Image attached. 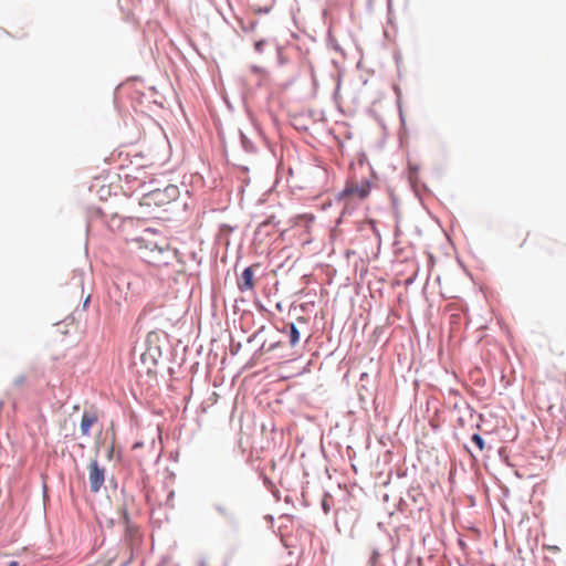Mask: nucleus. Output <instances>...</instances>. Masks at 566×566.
<instances>
[{
  "label": "nucleus",
  "mask_w": 566,
  "mask_h": 566,
  "mask_svg": "<svg viewBox=\"0 0 566 566\" xmlns=\"http://www.w3.org/2000/svg\"><path fill=\"white\" fill-rule=\"evenodd\" d=\"M410 169H411V176H412L415 172H417V171H418V168H417V167H415V168H410Z\"/></svg>",
  "instance_id": "nucleus-28"
},
{
  "label": "nucleus",
  "mask_w": 566,
  "mask_h": 566,
  "mask_svg": "<svg viewBox=\"0 0 566 566\" xmlns=\"http://www.w3.org/2000/svg\"><path fill=\"white\" fill-rule=\"evenodd\" d=\"M266 45V40L264 39H261V40H258L255 41L254 43V50L258 52V53H263L264 51V46Z\"/></svg>",
  "instance_id": "nucleus-18"
},
{
  "label": "nucleus",
  "mask_w": 566,
  "mask_h": 566,
  "mask_svg": "<svg viewBox=\"0 0 566 566\" xmlns=\"http://www.w3.org/2000/svg\"><path fill=\"white\" fill-rule=\"evenodd\" d=\"M90 303V296L86 297L85 302H84V307L87 306V304Z\"/></svg>",
  "instance_id": "nucleus-27"
},
{
  "label": "nucleus",
  "mask_w": 566,
  "mask_h": 566,
  "mask_svg": "<svg viewBox=\"0 0 566 566\" xmlns=\"http://www.w3.org/2000/svg\"><path fill=\"white\" fill-rule=\"evenodd\" d=\"M338 201L343 202V205H344L340 216L345 217L347 214L348 216L352 214V211L354 210V207L356 205L354 202L353 198H349V199H339L338 198Z\"/></svg>",
  "instance_id": "nucleus-11"
},
{
  "label": "nucleus",
  "mask_w": 566,
  "mask_h": 566,
  "mask_svg": "<svg viewBox=\"0 0 566 566\" xmlns=\"http://www.w3.org/2000/svg\"><path fill=\"white\" fill-rule=\"evenodd\" d=\"M87 469L90 490L92 493H98L105 482V469L96 459L91 460Z\"/></svg>",
  "instance_id": "nucleus-3"
},
{
  "label": "nucleus",
  "mask_w": 566,
  "mask_h": 566,
  "mask_svg": "<svg viewBox=\"0 0 566 566\" xmlns=\"http://www.w3.org/2000/svg\"><path fill=\"white\" fill-rule=\"evenodd\" d=\"M370 223H371V226H373L374 230L376 231V228H375V221H374V220H371V221H370Z\"/></svg>",
  "instance_id": "nucleus-32"
},
{
  "label": "nucleus",
  "mask_w": 566,
  "mask_h": 566,
  "mask_svg": "<svg viewBox=\"0 0 566 566\" xmlns=\"http://www.w3.org/2000/svg\"><path fill=\"white\" fill-rule=\"evenodd\" d=\"M268 332V328L265 325L260 326L249 338L248 343L251 344L255 340L261 344L262 335Z\"/></svg>",
  "instance_id": "nucleus-13"
},
{
  "label": "nucleus",
  "mask_w": 566,
  "mask_h": 566,
  "mask_svg": "<svg viewBox=\"0 0 566 566\" xmlns=\"http://www.w3.org/2000/svg\"><path fill=\"white\" fill-rule=\"evenodd\" d=\"M277 357H279V358H284V357H286V355H285V354H283V353H280V354L277 355Z\"/></svg>",
  "instance_id": "nucleus-29"
},
{
  "label": "nucleus",
  "mask_w": 566,
  "mask_h": 566,
  "mask_svg": "<svg viewBox=\"0 0 566 566\" xmlns=\"http://www.w3.org/2000/svg\"><path fill=\"white\" fill-rule=\"evenodd\" d=\"M484 465H485V469L492 474L490 464L488 462H485Z\"/></svg>",
  "instance_id": "nucleus-26"
},
{
  "label": "nucleus",
  "mask_w": 566,
  "mask_h": 566,
  "mask_svg": "<svg viewBox=\"0 0 566 566\" xmlns=\"http://www.w3.org/2000/svg\"><path fill=\"white\" fill-rule=\"evenodd\" d=\"M269 338L271 339V342L269 343L268 352L275 353L284 348V343L282 340H275L272 339V337Z\"/></svg>",
  "instance_id": "nucleus-15"
},
{
  "label": "nucleus",
  "mask_w": 566,
  "mask_h": 566,
  "mask_svg": "<svg viewBox=\"0 0 566 566\" xmlns=\"http://www.w3.org/2000/svg\"><path fill=\"white\" fill-rule=\"evenodd\" d=\"M145 233L146 235L133 239V242L140 251V258L150 264H167L171 254L170 250L166 244H159L157 241L148 238L147 235L154 234L149 229H147Z\"/></svg>",
  "instance_id": "nucleus-1"
},
{
  "label": "nucleus",
  "mask_w": 566,
  "mask_h": 566,
  "mask_svg": "<svg viewBox=\"0 0 566 566\" xmlns=\"http://www.w3.org/2000/svg\"><path fill=\"white\" fill-rule=\"evenodd\" d=\"M329 501L331 495L328 493H325L321 502L322 510L324 511L325 514H328L331 512Z\"/></svg>",
  "instance_id": "nucleus-17"
},
{
  "label": "nucleus",
  "mask_w": 566,
  "mask_h": 566,
  "mask_svg": "<svg viewBox=\"0 0 566 566\" xmlns=\"http://www.w3.org/2000/svg\"><path fill=\"white\" fill-rule=\"evenodd\" d=\"M7 566H19V563L15 560H12Z\"/></svg>",
  "instance_id": "nucleus-25"
},
{
  "label": "nucleus",
  "mask_w": 566,
  "mask_h": 566,
  "mask_svg": "<svg viewBox=\"0 0 566 566\" xmlns=\"http://www.w3.org/2000/svg\"><path fill=\"white\" fill-rule=\"evenodd\" d=\"M472 443H474L480 451H482L485 448V441L479 433H473L471 437Z\"/></svg>",
  "instance_id": "nucleus-16"
},
{
  "label": "nucleus",
  "mask_w": 566,
  "mask_h": 566,
  "mask_svg": "<svg viewBox=\"0 0 566 566\" xmlns=\"http://www.w3.org/2000/svg\"><path fill=\"white\" fill-rule=\"evenodd\" d=\"M112 453H113V448L109 450V453H108L109 458H111Z\"/></svg>",
  "instance_id": "nucleus-34"
},
{
  "label": "nucleus",
  "mask_w": 566,
  "mask_h": 566,
  "mask_svg": "<svg viewBox=\"0 0 566 566\" xmlns=\"http://www.w3.org/2000/svg\"><path fill=\"white\" fill-rule=\"evenodd\" d=\"M260 11H261V12H264V13H268V12H269V9H268V8H264V9H261Z\"/></svg>",
  "instance_id": "nucleus-30"
},
{
  "label": "nucleus",
  "mask_w": 566,
  "mask_h": 566,
  "mask_svg": "<svg viewBox=\"0 0 566 566\" xmlns=\"http://www.w3.org/2000/svg\"><path fill=\"white\" fill-rule=\"evenodd\" d=\"M282 332L289 335L290 345L292 347H294L298 344L301 334H300L297 326L294 323L291 322V323L285 324Z\"/></svg>",
  "instance_id": "nucleus-7"
},
{
  "label": "nucleus",
  "mask_w": 566,
  "mask_h": 566,
  "mask_svg": "<svg viewBox=\"0 0 566 566\" xmlns=\"http://www.w3.org/2000/svg\"><path fill=\"white\" fill-rule=\"evenodd\" d=\"M212 509L214 510V512L224 520V522L227 523V525L231 528V530H238L239 526H240V521H239V516L237 515V513L230 509L227 504L222 503V502H214L212 504Z\"/></svg>",
  "instance_id": "nucleus-5"
},
{
  "label": "nucleus",
  "mask_w": 566,
  "mask_h": 566,
  "mask_svg": "<svg viewBox=\"0 0 566 566\" xmlns=\"http://www.w3.org/2000/svg\"><path fill=\"white\" fill-rule=\"evenodd\" d=\"M370 192V182L363 180L360 184H347L339 192V199H349L357 197L359 200L365 199Z\"/></svg>",
  "instance_id": "nucleus-4"
},
{
  "label": "nucleus",
  "mask_w": 566,
  "mask_h": 566,
  "mask_svg": "<svg viewBox=\"0 0 566 566\" xmlns=\"http://www.w3.org/2000/svg\"><path fill=\"white\" fill-rule=\"evenodd\" d=\"M251 71L253 73H261V72H263V69L261 66H258V65H252L251 66Z\"/></svg>",
  "instance_id": "nucleus-20"
},
{
  "label": "nucleus",
  "mask_w": 566,
  "mask_h": 566,
  "mask_svg": "<svg viewBox=\"0 0 566 566\" xmlns=\"http://www.w3.org/2000/svg\"><path fill=\"white\" fill-rule=\"evenodd\" d=\"M24 381V377L23 376H19L15 380H14V384L17 386L21 385L22 382Z\"/></svg>",
  "instance_id": "nucleus-21"
},
{
  "label": "nucleus",
  "mask_w": 566,
  "mask_h": 566,
  "mask_svg": "<svg viewBox=\"0 0 566 566\" xmlns=\"http://www.w3.org/2000/svg\"><path fill=\"white\" fill-rule=\"evenodd\" d=\"M382 547H380L378 544L374 543L370 545V555L367 560V566H384L380 562V558L382 556Z\"/></svg>",
  "instance_id": "nucleus-8"
},
{
  "label": "nucleus",
  "mask_w": 566,
  "mask_h": 566,
  "mask_svg": "<svg viewBox=\"0 0 566 566\" xmlns=\"http://www.w3.org/2000/svg\"><path fill=\"white\" fill-rule=\"evenodd\" d=\"M254 272L252 266H247L241 273V277L238 280V289L240 292H245L254 286Z\"/></svg>",
  "instance_id": "nucleus-6"
},
{
  "label": "nucleus",
  "mask_w": 566,
  "mask_h": 566,
  "mask_svg": "<svg viewBox=\"0 0 566 566\" xmlns=\"http://www.w3.org/2000/svg\"><path fill=\"white\" fill-rule=\"evenodd\" d=\"M239 22H240L241 30L245 33L252 32L256 28V24H258L256 20H250L248 22L240 20Z\"/></svg>",
  "instance_id": "nucleus-14"
},
{
  "label": "nucleus",
  "mask_w": 566,
  "mask_h": 566,
  "mask_svg": "<svg viewBox=\"0 0 566 566\" xmlns=\"http://www.w3.org/2000/svg\"><path fill=\"white\" fill-rule=\"evenodd\" d=\"M239 136L242 149L247 154H255L258 150L255 144L242 130H239Z\"/></svg>",
  "instance_id": "nucleus-10"
},
{
  "label": "nucleus",
  "mask_w": 566,
  "mask_h": 566,
  "mask_svg": "<svg viewBox=\"0 0 566 566\" xmlns=\"http://www.w3.org/2000/svg\"><path fill=\"white\" fill-rule=\"evenodd\" d=\"M142 359H143V361L145 363V360H146V354H143V355H142Z\"/></svg>",
  "instance_id": "nucleus-33"
},
{
  "label": "nucleus",
  "mask_w": 566,
  "mask_h": 566,
  "mask_svg": "<svg viewBox=\"0 0 566 566\" xmlns=\"http://www.w3.org/2000/svg\"><path fill=\"white\" fill-rule=\"evenodd\" d=\"M274 217H270L268 218L266 220H264L263 222L260 223L259 228H264V227H268V226H271V224H274Z\"/></svg>",
  "instance_id": "nucleus-19"
},
{
  "label": "nucleus",
  "mask_w": 566,
  "mask_h": 566,
  "mask_svg": "<svg viewBox=\"0 0 566 566\" xmlns=\"http://www.w3.org/2000/svg\"><path fill=\"white\" fill-rule=\"evenodd\" d=\"M200 566H207L206 562L202 559L200 560Z\"/></svg>",
  "instance_id": "nucleus-31"
},
{
  "label": "nucleus",
  "mask_w": 566,
  "mask_h": 566,
  "mask_svg": "<svg viewBox=\"0 0 566 566\" xmlns=\"http://www.w3.org/2000/svg\"><path fill=\"white\" fill-rule=\"evenodd\" d=\"M179 197V188L176 185H167L165 188H155L145 192L142 197V206L164 207Z\"/></svg>",
  "instance_id": "nucleus-2"
},
{
  "label": "nucleus",
  "mask_w": 566,
  "mask_h": 566,
  "mask_svg": "<svg viewBox=\"0 0 566 566\" xmlns=\"http://www.w3.org/2000/svg\"><path fill=\"white\" fill-rule=\"evenodd\" d=\"M263 482H264V484H265V485H268V486L272 485V481H271V480H270V478H268V476H264V478H263Z\"/></svg>",
  "instance_id": "nucleus-23"
},
{
  "label": "nucleus",
  "mask_w": 566,
  "mask_h": 566,
  "mask_svg": "<svg viewBox=\"0 0 566 566\" xmlns=\"http://www.w3.org/2000/svg\"><path fill=\"white\" fill-rule=\"evenodd\" d=\"M97 417L95 415H90L84 412L81 420V432L83 436H90L91 427L96 422Z\"/></svg>",
  "instance_id": "nucleus-9"
},
{
  "label": "nucleus",
  "mask_w": 566,
  "mask_h": 566,
  "mask_svg": "<svg viewBox=\"0 0 566 566\" xmlns=\"http://www.w3.org/2000/svg\"><path fill=\"white\" fill-rule=\"evenodd\" d=\"M143 446H144V442H142V441H137V442H135V443H134L133 449H139V448H142Z\"/></svg>",
  "instance_id": "nucleus-22"
},
{
  "label": "nucleus",
  "mask_w": 566,
  "mask_h": 566,
  "mask_svg": "<svg viewBox=\"0 0 566 566\" xmlns=\"http://www.w3.org/2000/svg\"><path fill=\"white\" fill-rule=\"evenodd\" d=\"M269 338H263L259 348L253 353V359H260L264 354H268Z\"/></svg>",
  "instance_id": "nucleus-12"
},
{
  "label": "nucleus",
  "mask_w": 566,
  "mask_h": 566,
  "mask_svg": "<svg viewBox=\"0 0 566 566\" xmlns=\"http://www.w3.org/2000/svg\"><path fill=\"white\" fill-rule=\"evenodd\" d=\"M124 520H125V522H127V523H128V521H129V516H128V513H127L126 511H124Z\"/></svg>",
  "instance_id": "nucleus-24"
}]
</instances>
